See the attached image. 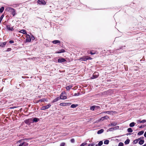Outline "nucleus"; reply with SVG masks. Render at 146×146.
I'll list each match as a JSON object with an SVG mask.
<instances>
[{"mask_svg": "<svg viewBox=\"0 0 146 146\" xmlns=\"http://www.w3.org/2000/svg\"><path fill=\"white\" fill-rule=\"evenodd\" d=\"M56 59H57V60L55 61L56 62L62 63H66L69 62L70 61L66 60V58H63L62 57H59L58 58H56Z\"/></svg>", "mask_w": 146, "mask_h": 146, "instance_id": "nucleus-1", "label": "nucleus"}, {"mask_svg": "<svg viewBox=\"0 0 146 146\" xmlns=\"http://www.w3.org/2000/svg\"><path fill=\"white\" fill-rule=\"evenodd\" d=\"M92 60L93 59L91 57L87 56H84L80 58L81 61H86L88 60Z\"/></svg>", "mask_w": 146, "mask_h": 146, "instance_id": "nucleus-2", "label": "nucleus"}, {"mask_svg": "<svg viewBox=\"0 0 146 146\" xmlns=\"http://www.w3.org/2000/svg\"><path fill=\"white\" fill-rule=\"evenodd\" d=\"M60 99L62 100H65L67 98L66 96V94L65 92H63L60 94Z\"/></svg>", "mask_w": 146, "mask_h": 146, "instance_id": "nucleus-3", "label": "nucleus"}, {"mask_svg": "<svg viewBox=\"0 0 146 146\" xmlns=\"http://www.w3.org/2000/svg\"><path fill=\"white\" fill-rule=\"evenodd\" d=\"M6 26L7 30L8 31H12L14 30L13 27H11V24L6 25Z\"/></svg>", "mask_w": 146, "mask_h": 146, "instance_id": "nucleus-4", "label": "nucleus"}, {"mask_svg": "<svg viewBox=\"0 0 146 146\" xmlns=\"http://www.w3.org/2000/svg\"><path fill=\"white\" fill-rule=\"evenodd\" d=\"M9 10L11 12L13 16H14L16 14L15 10L14 9L11 7H9Z\"/></svg>", "mask_w": 146, "mask_h": 146, "instance_id": "nucleus-5", "label": "nucleus"}, {"mask_svg": "<svg viewBox=\"0 0 146 146\" xmlns=\"http://www.w3.org/2000/svg\"><path fill=\"white\" fill-rule=\"evenodd\" d=\"M26 42H30L31 41V37L29 34H27L26 35V38L25 40Z\"/></svg>", "mask_w": 146, "mask_h": 146, "instance_id": "nucleus-6", "label": "nucleus"}, {"mask_svg": "<svg viewBox=\"0 0 146 146\" xmlns=\"http://www.w3.org/2000/svg\"><path fill=\"white\" fill-rule=\"evenodd\" d=\"M37 3L38 4L40 5H45L46 4V2L44 0H38Z\"/></svg>", "mask_w": 146, "mask_h": 146, "instance_id": "nucleus-7", "label": "nucleus"}, {"mask_svg": "<svg viewBox=\"0 0 146 146\" xmlns=\"http://www.w3.org/2000/svg\"><path fill=\"white\" fill-rule=\"evenodd\" d=\"M125 47V46H121L120 47H119V48L118 49H117L116 50H113L112 52L113 53V54H115L117 53V50H119L121 49H123V47Z\"/></svg>", "mask_w": 146, "mask_h": 146, "instance_id": "nucleus-8", "label": "nucleus"}, {"mask_svg": "<svg viewBox=\"0 0 146 146\" xmlns=\"http://www.w3.org/2000/svg\"><path fill=\"white\" fill-rule=\"evenodd\" d=\"M7 43V42H0V47L3 48H4L5 47Z\"/></svg>", "mask_w": 146, "mask_h": 146, "instance_id": "nucleus-9", "label": "nucleus"}, {"mask_svg": "<svg viewBox=\"0 0 146 146\" xmlns=\"http://www.w3.org/2000/svg\"><path fill=\"white\" fill-rule=\"evenodd\" d=\"M98 74L97 72H95L93 75V77H91L92 79H93L97 78L98 76Z\"/></svg>", "mask_w": 146, "mask_h": 146, "instance_id": "nucleus-10", "label": "nucleus"}, {"mask_svg": "<svg viewBox=\"0 0 146 146\" xmlns=\"http://www.w3.org/2000/svg\"><path fill=\"white\" fill-rule=\"evenodd\" d=\"M51 106V105L50 104H48V105L42 107L41 109V110H45L48 109Z\"/></svg>", "mask_w": 146, "mask_h": 146, "instance_id": "nucleus-11", "label": "nucleus"}, {"mask_svg": "<svg viewBox=\"0 0 146 146\" xmlns=\"http://www.w3.org/2000/svg\"><path fill=\"white\" fill-rule=\"evenodd\" d=\"M19 32L20 33H22L23 34H25L26 35L27 34V31L25 30L24 29H23L20 30L19 31Z\"/></svg>", "mask_w": 146, "mask_h": 146, "instance_id": "nucleus-12", "label": "nucleus"}, {"mask_svg": "<svg viewBox=\"0 0 146 146\" xmlns=\"http://www.w3.org/2000/svg\"><path fill=\"white\" fill-rule=\"evenodd\" d=\"M68 104H71L70 103L63 102L60 103V106H67Z\"/></svg>", "mask_w": 146, "mask_h": 146, "instance_id": "nucleus-13", "label": "nucleus"}, {"mask_svg": "<svg viewBox=\"0 0 146 146\" xmlns=\"http://www.w3.org/2000/svg\"><path fill=\"white\" fill-rule=\"evenodd\" d=\"M65 52V50H64V49H61L59 50V51H56V53H57V54H59V53L64 52Z\"/></svg>", "mask_w": 146, "mask_h": 146, "instance_id": "nucleus-14", "label": "nucleus"}, {"mask_svg": "<svg viewBox=\"0 0 146 146\" xmlns=\"http://www.w3.org/2000/svg\"><path fill=\"white\" fill-rule=\"evenodd\" d=\"M52 42L54 44H56L58 43H60V41L58 40H53Z\"/></svg>", "mask_w": 146, "mask_h": 146, "instance_id": "nucleus-15", "label": "nucleus"}, {"mask_svg": "<svg viewBox=\"0 0 146 146\" xmlns=\"http://www.w3.org/2000/svg\"><path fill=\"white\" fill-rule=\"evenodd\" d=\"M106 113L108 114H115L116 113V112L115 111H107L106 112Z\"/></svg>", "mask_w": 146, "mask_h": 146, "instance_id": "nucleus-16", "label": "nucleus"}, {"mask_svg": "<svg viewBox=\"0 0 146 146\" xmlns=\"http://www.w3.org/2000/svg\"><path fill=\"white\" fill-rule=\"evenodd\" d=\"M140 140V138H138V139H135V140H134L133 142V144H137L138 141Z\"/></svg>", "mask_w": 146, "mask_h": 146, "instance_id": "nucleus-17", "label": "nucleus"}, {"mask_svg": "<svg viewBox=\"0 0 146 146\" xmlns=\"http://www.w3.org/2000/svg\"><path fill=\"white\" fill-rule=\"evenodd\" d=\"M139 141V143L140 145L143 144L144 142V141L143 140L141 139H140Z\"/></svg>", "mask_w": 146, "mask_h": 146, "instance_id": "nucleus-18", "label": "nucleus"}, {"mask_svg": "<svg viewBox=\"0 0 146 146\" xmlns=\"http://www.w3.org/2000/svg\"><path fill=\"white\" fill-rule=\"evenodd\" d=\"M28 145V144L26 142H24L20 144L19 146H26Z\"/></svg>", "mask_w": 146, "mask_h": 146, "instance_id": "nucleus-19", "label": "nucleus"}, {"mask_svg": "<svg viewBox=\"0 0 146 146\" xmlns=\"http://www.w3.org/2000/svg\"><path fill=\"white\" fill-rule=\"evenodd\" d=\"M60 99V98L59 97H57L55 99H54L53 101H52V103H54L55 102H56L58 101Z\"/></svg>", "mask_w": 146, "mask_h": 146, "instance_id": "nucleus-20", "label": "nucleus"}, {"mask_svg": "<svg viewBox=\"0 0 146 146\" xmlns=\"http://www.w3.org/2000/svg\"><path fill=\"white\" fill-rule=\"evenodd\" d=\"M72 87V86L70 85L66 87V89L67 90H69Z\"/></svg>", "mask_w": 146, "mask_h": 146, "instance_id": "nucleus-21", "label": "nucleus"}, {"mask_svg": "<svg viewBox=\"0 0 146 146\" xmlns=\"http://www.w3.org/2000/svg\"><path fill=\"white\" fill-rule=\"evenodd\" d=\"M4 9V8L3 7H2L0 8V13H1L3 12Z\"/></svg>", "mask_w": 146, "mask_h": 146, "instance_id": "nucleus-22", "label": "nucleus"}, {"mask_svg": "<svg viewBox=\"0 0 146 146\" xmlns=\"http://www.w3.org/2000/svg\"><path fill=\"white\" fill-rule=\"evenodd\" d=\"M104 130L103 129H101L99 130L97 132V133L98 134H100L103 133L104 131Z\"/></svg>", "mask_w": 146, "mask_h": 146, "instance_id": "nucleus-23", "label": "nucleus"}, {"mask_svg": "<svg viewBox=\"0 0 146 146\" xmlns=\"http://www.w3.org/2000/svg\"><path fill=\"white\" fill-rule=\"evenodd\" d=\"M144 132V131H141L138 133L137 135H141Z\"/></svg>", "mask_w": 146, "mask_h": 146, "instance_id": "nucleus-24", "label": "nucleus"}, {"mask_svg": "<svg viewBox=\"0 0 146 146\" xmlns=\"http://www.w3.org/2000/svg\"><path fill=\"white\" fill-rule=\"evenodd\" d=\"M135 123L134 122H132L129 124V126L130 127H133L134 126Z\"/></svg>", "mask_w": 146, "mask_h": 146, "instance_id": "nucleus-25", "label": "nucleus"}, {"mask_svg": "<svg viewBox=\"0 0 146 146\" xmlns=\"http://www.w3.org/2000/svg\"><path fill=\"white\" fill-rule=\"evenodd\" d=\"M127 61L128 62V63H132L133 62L132 60H131L130 59L128 58L127 59Z\"/></svg>", "mask_w": 146, "mask_h": 146, "instance_id": "nucleus-26", "label": "nucleus"}, {"mask_svg": "<svg viewBox=\"0 0 146 146\" xmlns=\"http://www.w3.org/2000/svg\"><path fill=\"white\" fill-rule=\"evenodd\" d=\"M78 106V105L77 104H73L71 105V107L72 108H74L76 107H77Z\"/></svg>", "mask_w": 146, "mask_h": 146, "instance_id": "nucleus-27", "label": "nucleus"}, {"mask_svg": "<svg viewBox=\"0 0 146 146\" xmlns=\"http://www.w3.org/2000/svg\"><path fill=\"white\" fill-rule=\"evenodd\" d=\"M31 40L32 39V40H34L35 39L34 36L31 34Z\"/></svg>", "mask_w": 146, "mask_h": 146, "instance_id": "nucleus-28", "label": "nucleus"}, {"mask_svg": "<svg viewBox=\"0 0 146 146\" xmlns=\"http://www.w3.org/2000/svg\"><path fill=\"white\" fill-rule=\"evenodd\" d=\"M96 106H92L90 107V109L91 110L93 111L94 110L95 108H96Z\"/></svg>", "mask_w": 146, "mask_h": 146, "instance_id": "nucleus-29", "label": "nucleus"}, {"mask_svg": "<svg viewBox=\"0 0 146 146\" xmlns=\"http://www.w3.org/2000/svg\"><path fill=\"white\" fill-rule=\"evenodd\" d=\"M127 131L128 132H132L133 130L131 128H129L127 129Z\"/></svg>", "mask_w": 146, "mask_h": 146, "instance_id": "nucleus-30", "label": "nucleus"}, {"mask_svg": "<svg viewBox=\"0 0 146 146\" xmlns=\"http://www.w3.org/2000/svg\"><path fill=\"white\" fill-rule=\"evenodd\" d=\"M39 120V119L36 118L35 117L33 119V122H37Z\"/></svg>", "mask_w": 146, "mask_h": 146, "instance_id": "nucleus-31", "label": "nucleus"}, {"mask_svg": "<svg viewBox=\"0 0 146 146\" xmlns=\"http://www.w3.org/2000/svg\"><path fill=\"white\" fill-rule=\"evenodd\" d=\"M130 140L129 139H127L125 142V144H128L129 143Z\"/></svg>", "mask_w": 146, "mask_h": 146, "instance_id": "nucleus-32", "label": "nucleus"}, {"mask_svg": "<svg viewBox=\"0 0 146 146\" xmlns=\"http://www.w3.org/2000/svg\"><path fill=\"white\" fill-rule=\"evenodd\" d=\"M109 143V141L108 140H106L104 141V144H108Z\"/></svg>", "mask_w": 146, "mask_h": 146, "instance_id": "nucleus-33", "label": "nucleus"}, {"mask_svg": "<svg viewBox=\"0 0 146 146\" xmlns=\"http://www.w3.org/2000/svg\"><path fill=\"white\" fill-rule=\"evenodd\" d=\"M108 118V116H105L104 117H102L101 118V119L102 120H104V119H107Z\"/></svg>", "mask_w": 146, "mask_h": 146, "instance_id": "nucleus-34", "label": "nucleus"}, {"mask_svg": "<svg viewBox=\"0 0 146 146\" xmlns=\"http://www.w3.org/2000/svg\"><path fill=\"white\" fill-rule=\"evenodd\" d=\"M103 143L102 141H100L98 143V145L99 146H101L103 144Z\"/></svg>", "mask_w": 146, "mask_h": 146, "instance_id": "nucleus-35", "label": "nucleus"}, {"mask_svg": "<svg viewBox=\"0 0 146 146\" xmlns=\"http://www.w3.org/2000/svg\"><path fill=\"white\" fill-rule=\"evenodd\" d=\"M117 125V123H116L114 122L113 123L111 124V125H112L113 126H115Z\"/></svg>", "mask_w": 146, "mask_h": 146, "instance_id": "nucleus-36", "label": "nucleus"}, {"mask_svg": "<svg viewBox=\"0 0 146 146\" xmlns=\"http://www.w3.org/2000/svg\"><path fill=\"white\" fill-rule=\"evenodd\" d=\"M11 48H8L7 49V50H6L5 51V52H9L11 50Z\"/></svg>", "mask_w": 146, "mask_h": 146, "instance_id": "nucleus-37", "label": "nucleus"}, {"mask_svg": "<svg viewBox=\"0 0 146 146\" xmlns=\"http://www.w3.org/2000/svg\"><path fill=\"white\" fill-rule=\"evenodd\" d=\"M123 144L122 142H120L119 143L118 146H123Z\"/></svg>", "mask_w": 146, "mask_h": 146, "instance_id": "nucleus-38", "label": "nucleus"}, {"mask_svg": "<svg viewBox=\"0 0 146 146\" xmlns=\"http://www.w3.org/2000/svg\"><path fill=\"white\" fill-rule=\"evenodd\" d=\"M90 53L91 54V55H94V54H95L96 53V52H92V51H90Z\"/></svg>", "mask_w": 146, "mask_h": 146, "instance_id": "nucleus-39", "label": "nucleus"}, {"mask_svg": "<svg viewBox=\"0 0 146 146\" xmlns=\"http://www.w3.org/2000/svg\"><path fill=\"white\" fill-rule=\"evenodd\" d=\"M9 42L10 44H12L14 42V41L13 40H11L9 41Z\"/></svg>", "mask_w": 146, "mask_h": 146, "instance_id": "nucleus-40", "label": "nucleus"}, {"mask_svg": "<svg viewBox=\"0 0 146 146\" xmlns=\"http://www.w3.org/2000/svg\"><path fill=\"white\" fill-rule=\"evenodd\" d=\"M146 122V120L145 119H143L140 121L141 123H144Z\"/></svg>", "mask_w": 146, "mask_h": 146, "instance_id": "nucleus-41", "label": "nucleus"}, {"mask_svg": "<svg viewBox=\"0 0 146 146\" xmlns=\"http://www.w3.org/2000/svg\"><path fill=\"white\" fill-rule=\"evenodd\" d=\"M65 143H61L60 144V146H64L65 145Z\"/></svg>", "mask_w": 146, "mask_h": 146, "instance_id": "nucleus-42", "label": "nucleus"}, {"mask_svg": "<svg viewBox=\"0 0 146 146\" xmlns=\"http://www.w3.org/2000/svg\"><path fill=\"white\" fill-rule=\"evenodd\" d=\"M79 95V93H78L77 94L75 93L74 94V96H78Z\"/></svg>", "mask_w": 146, "mask_h": 146, "instance_id": "nucleus-43", "label": "nucleus"}, {"mask_svg": "<svg viewBox=\"0 0 146 146\" xmlns=\"http://www.w3.org/2000/svg\"><path fill=\"white\" fill-rule=\"evenodd\" d=\"M85 143H82L81 145L80 146H84L85 145Z\"/></svg>", "mask_w": 146, "mask_h": 146, "instance_id": "nucleus-44", "label": "nucleus"}, {"mask_svg": "<svg viewBox=\"0 0 146 146\" xmlns=\"http://www.w3.org/2000/svg\"><path fill=\"white\" fill-rule=\"evenodd\" d=\"M94 144H90L89 145V146H94Z\"/></svg>", "mask_w": 146, "mask_h": 146, "instance_id": "nucleus-45", "label": "nucleus"}, {"mask_svg": "<svg viewBox=\"0 0 146 146\" xmlns=\"http://www.w3.org/2000/svg\"><path fill=\"white\" fill-rule=\"evenodd\" d=\"M144 136L145 137H146V131L145 132L144 134Z\"/></svg>", "mask_w": 146, "mask_h": 146, "instance_id": "nucleus-46", "label": "nucleus"}, {"mask_svg": "<svg viewBox=\"0 0 146 146\" xmlns=\"http://www.w3.org/2000/svg\"><path fill=\"white\" fill-rule=\"evenodd\" d=\"M74 141V140L73 139H72L71 140V141L72 142H73Z\"/></svg>", "mask_w": 146, "mask_h": 146, "instance_id": "nucleus-47", "label": "nucleus"}, {"mask_svg": "<svg viewBox=\"0 0 146 146\" xmlns=\"http://www.w3.org/2000/svg\"><path fill=\"white\" fill-rule=\"evenodd\" d=\"M45 100V99H43L42 100H41L40 101H44V100Z\"/></svg>", "mask_w": 146, "mask_h": 146, "instance_id": "nucleus-48", "label": "nucleus"}, {"mask_svg": "<svg viewBox=\"0 0 146 146\" xmlns=\"http://www.w3.org/2000/svg\"><path fill=\"white\" fill-rule=\"evenodd\" d=\"M111 126H112V125H111V124H110L109 125H108V126H109V127Z\"/></svg>", "mask_w": 146, "mask_h": 146, "instance_id": "nucleus-49", "label": "nucleus"}, {"mask_svg": "<svg viewBox=\"0 0 146 146\" xmlns=\"http://www.w3.org/2000/svg\"><path fill=\"white\" fill-rule=\"evenodd\" d=\"M142 146H146V144H144V145H142Z\"/></svg>", "mask_w": 146, "mask_h": 146, "instance_id": "nucleus-50", "label": "nucleus"}, {"mask_svg": "<svg viewBox=\"0 0 146 146\" xmlns=\"http://www.w3.org/2000/svg\"><path fill=\"white\" fill-rule=\"evenodd\" d=\"M96 146H99V145H96Z\"/></svg>", "mask_w": 146, "mask_h": 146, "instance_id": "nucleus-51", "label": "nucleus"}, {"mask_svg": "<svg viewBox=\"0 0 146 146\" xmlns=\"http://www.w3.org/2000/svg\"><path fill=\"white\" fill-rule=\"evenodd\" d=\"M142 59H141V60H140V61H142Z\"/></svg>", "mask_w": 146, "mask_h": 146, "instance_id": "nucleus-52", "label": "nucleus"}]
</instances>
